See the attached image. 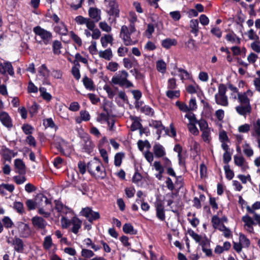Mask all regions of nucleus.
Returning <instances> with one entry per match:
<instances>
[{"mask_svg":"<svg viewBox=\"0 0 260 260\" xmlns=\"http://www.w3.org/2000/svg\"><path fill=\"white\" fill-rule=\"evenodd\" d=\"M136 31L135 25H129L128 26L124 25L121 26L120 37L125 45H133L138 42L137 37L135 38L132 36Z\"/></svg>","mask_w":260,"mask_h":260,"instance_id":"nucleus-1","label":"nucleus"},{"mask_svg":"<svg viewBox=\"0 0 260 260\" xmlns=\"http://www.w3.org/2000/svg\"><path fill=\"white\" fill-rule=\"evenodd\" d=\"M87 170L89 173L99 179H104L106 177L105 169L102 162L96 157L87 164Z\"/></svg>","mask_w":260,"mask_h":260,"instance_id":"nucleus-2","label":"nucleus"},{"mask_svg":"<svg viewBox=\"0 0 260 260\" xmlns=\"http://www.w3.org/2000/svg\"><path fill=\"white\" fill-rule=\"evenodd\" d=\"M33 31L36 35L35 39L38 44L48 45L51 44L52 40V34L40 26H37L33 28Z\"/></svg>","mask_w":260,"mask_h":260,"instance_id":"nucleus-3","label":"nucleus"},{"mask_svg":"<svg viewBox=\"0 0 260 260\" xmlns=\"http://www.w3.org/2000/svg\"><path fill=\"white\" fill-rule=\"evenodd\" d=\"M128 76V73L125 70L119 71L113 76L111 82L120 87H125L127 88L133 87L134 84L127 79Z\"/></svg>","mask_w":260,"mask_h":260,"instance_id":"nucleus-4","label":"nucleus"},{"mask_svg":"<svg viewBox=\"0 0 260 260\" xmlns=\"http://www.w3.org/2000/svg\"><path fill=\"white\" fill-rule=\"evenodd\" d=\"M238 100L240 105L236 107L237 113L244 116L247 113H250L251 111V107L250 104V100L247 97L246 92L238 94Z\"/></svg>","mask_w":260,"mask_h":260,"instance_id":"nucleus-5","label":"nucleus"},{"mask_svg":"<svg viewBox=\"0 0 260 260\" xmlns=\"http://www.w3.org/2000/svg\"><path fill=\"white\" fill-rule=\"evenodd\" d=\"M227 87L223 84H220L218 87V92L215 94V101L216 104L223 107L229 105V101L226 92Z\"/></svg>","mask_w":260,"mask_h":260,"instance_id":"nucleus-6","label":"nucleus"},{"mask_svg":"<svg viewBox=\"0 0 260 260\" xmlns=\"http://www.w3.org/2000/svg\"><path fill=\"white\" fill-rule=\"evenodd\" d=\"M80 144L83 151L88 153H89L94 147V145L87 134H84L82 136Z\"/></svg>","mask_w":260,"mask_h":260,"instance_id":"nucleus-7","label":"nucleus"},{"mask_svg":"<svg viewBox=\"0 0 260 260\" xmlns=\"http://www.w3.org/2000/svg\"><path fill=\"white\" fill-rule=\"evenodd\" d=\"M107 12L109 15L114 16L115 18L119 17L118 5L115 0H112L109 2Z\"/></svg>","mask_w":260,"mask_h":260,"instance_id":"nucleus-8","label":"nucleus"},{"mask_svg":"<svg viewBox=\"0 0 260 260\" xmlns=\"http://www.w3.org/2000/svg\"><path fill=\"white\" fill-rule=\"evenodd\" d=\"M81 213L83 216L86 217L90 222L98 219L100 217L99 212H93L91 209L89 207L83 208Z\"/></svg>","mask_w":260,"mask_h":260,"instance_id":"nucleus-9","label":"nucleus"},{"mask_svg":"<svg viewBox=\"0 0 260 260\" xmlns=\"http://www.w3.org/2000/svg\"><path fill=\"white\" fill-rule=\"evenodd\" d=\"M37 208L40 207L51 206V201L43 193H39L35 198Z\"/></svg>","mask_w":260,"mask_h":260,"instance_id":"nucleus-10","label":"nucleus"},{"mask_svg":"<svg viewBox=\"0 0 260 260\" xmlns=\"http://www.w3.org/2000/svg\"><path fill=\"white\" fill-rule=\"evenodd\" d=\"M31 222L33 226L35 229L40 230V229L46 228L47 222L42 217L36 216L32 218Z\"/></svg>","mask_w":260,"mask_h":260,"instance_id":"nucleus-11","label":"nucleus"},{"mask_svg":"<svg viewBox=\"0 0 260 260\" xmlns=\"http://www.w3.org/2000/svg\"><path fill=\"white\" fill-rule=\"evenodd\" d=\"M18 231L20 236L22 238H27L31 234V230L29 225L21 222L18 223Z\"/></svg>","mask_w":260,"mask_h":260,"instance_id":"nucleus-12","label":"nucleus"},{"mask_svg":"<svg viewBox=\"0 0 260 260\" xmlns=\"http://www.w3.org/2000/svg\"><path fill=\"white\" fill-rule=\"evenodd\" d=\"M88 14L91 19L98 22L101 19V11L96 8H90L88 10Z\"/></svg>","mask_w":260,"mask_h":260,"instance_id":"nucleus-13","label":"nucleus"},{"mask_svg":"<svg viewBox=\"0 0 260 260\" xmlns=\"http://www.w3.org/2000/svg\"><path fill=\"white\" fill-rule=\"evenodd\" d=\"M242 220L244 222L245 229L249 233H252L253 228L252 225L254 224L253 219L248 215L242 217Z\"/></svg>","mask_w":260,"mask_h":260,"instance_id":"nucleus-14","label":"nucleus"},{"mask_svg":"<svg viewBox=\"0 0 260 260\" xmlns=\"http://www.w3.org/2000/svg\"><path fill=\"white\" fill-rule=\"evenodd\" d=\"M16 172L19 174L24 175L26 173V166L24 162L20 159H16L14 161Z\"/></svg>","mask_w":260,"mask_h":260,"instance_id":"nucleus-15","label":"nucleus"},{"mask_svg":"<svg viewBox=\"0 0 260 260\" xmlns=\"http://www.w3.org/2000/svg\"><path fill=\"white\" fill-rule=\"evenodd\" d=\"M153 152L156 157H163L166 155L164 147L159 143L155 144L153 147Z\"/></svg>","mask_w":260,"mask_h":260,"instance_id":"nucleus-16","label":"nucleus"},{"mask_svg":"<svg viewBox=\"0 0 260 260\" xmlns=\"http://www.w3.org/2000/svg\"><path fill=\"white\" fill-rule=\"evenodd\" d=\"M235 164L241 167V169L245 171L248 168V165L245 161V159L242 156H234V157Z\"/></svg>","mask_w":260,"mask_h":260,"instance_id":"nucleus-17","label":"nucleus"},{"mask_svg":"<svg viewBox=\"0 0 260 260\" xmlns=\"http://www.w3.org/2000/svg\"><path fill=\"white\" fill-rule=\"evenodd\" d=\"M3 156L5 160L10 161L12 158L17 155V152H14L6 147H3L2 149Z\"/></svg>","mask_w":260,"mask_h":260,"instance_id":"nucleus-18","label":"nucleus"},{"mask_svg":"<svg viewBox=\"0 0 260 260\" xmlns=\"http://www.w3.org/2000/svg\"><path fill=\"white\" fill-rule=\"evenodd\" d=\"M71 225H73L72 232L73 233L77 234L81 227L82 222L76 217H74L71 219Z\"/></svg>","mask_w":260,"mask_h":260,"instance_id":"nucleus-19","label":"nucleus"},{"mask_svg":"<svg viewBox=\"0 0 260 260\" xmlns=\"http://www.w3.org/2000/svg\"><path fill=\"white\" fill-rule=\"evenodd\" d=\"M156 216L161 221L165 219L166 216L165 213L164 207L161 203H157L156 205Z\"/></svg>","mask_w":260,"mask_h":260,"instance_id":"nucleus-20","label":"nucleus"},{"mask_svg":"<svg viewBox=\"0 0 260 260\" xmlns=\"http://www.w3.org/2000/svg\"><path fill=\"white\" fill-rule=\"evenodd\" d=\"M15 251L21 253L24 250V244L23 241L19 238L15 237V243L13 245Z\"/></svg>","mask_w":260,"mask_h":260,"instance_id":"nucleus-21","label":"nucleus"},{"mask_svg":"<svg viewBox=\"0 0 260 260\" xmlns=\"http://www.w3.org/2000/svg\"><path fill=\"white\" fill-rule=\"evenodd\" d=\"M0 120L5 126L8 127L12 126L9 116L5 112H2L0 114Z\"/></svg>","mask_w":260,"mask_h":260,"instance_id":"nucleus-22","label":"nucleus"},{"mask_svg":"<svg viewBox=\"0 0 260 260\" xmlns=\"http://www.w3.org/2000/svg\"><path fill=\"white\" fill-rule=\"evenodd\" d=\"M99 55L101 58L110 60L113 57V53L111 49L108 48L104 51H100Z\"/></svg>","mask_w":260,"mask_h":260,"instance_id":"nucleus-23","label":"nucleus"},{"mask_svg":"<svg viewBox=\"0 0 260 260\" xmlns=\"http://www.w3.org/2000/svg\"><path fill=\"white\" fill-rule=\"evenodd\" d=\"M82 81L86 89L91 91H93L95 89L93 82L91 79L89 78L87 76H85L83 78Z\"/></svg>","mask_w":260,"mask_h":260,"instance_id":"nucleus-24","label":"nucleus"},{"mask_svg":"<svg viewBox=\"0 0 260 260\" xmlns=\"http://www.w3.org/2000/svg\"><path fill=\"white\" fill-rule=\"evenodd\" d=\"M113 41V38L111 35H105L101 38V43L104 48L107 47L109 43L112 45Z\"/></svg>","mask_w":260,"mask_h":260,"instance_id":"nucleus-25","label":"nucleus"},{"mask_svg":"<svg viewBox=\"0 0 260 260\" xmlns=\"http://www.w3.org/2000/svg\"><path fill=\"white\" fill-rule=\"evenodd\" d=\"M177 40L175 39L167 38L162 41L161 45L166 49L177 45Z\"/></svg>","mask_w":260,"mask_h":260,"instance_id":"nucleus-26","label":"nucleus"},{"mask_svg":"<svg viewBox=\"0 0 260 260\" xmlns=\"http://www.w3.org/2000/svg\"><path fill=\"white\" fill-rule=\"evenodd\" d=\"M54 30L60 35H66L68 33L67 26L63 22H61L56 25L54 28Z\"/></svg>","mask_w":260,"mask_h":260,"instance_id":"nucleus-27","label":"nucleus"},{"mask_svg":"<svg viewBox=\"0 0 260 260\" xmlns=\"http://www.w3.org/2000/svg\"><path fill=\"white\" fill-rule=\"evenodd\" d=\"M189 26L191 28L190 32L197 36L199 32V21L197 19H192L190 21Z\"/></svg>","mask_w":260,"mask_h":260,"instance_id":"nucleus-28","label":"nucleus"},{"mask_svg":"<svg viewBox=\"0 0 260 260\" xmlns=\"http://www.w3.org/2000/svg\"><path fill=\"white\" fill-rule=\"evenodd\" d=\"M53 245L51 236L50 235L46 236L43 243V248L46 250H49Z\"/></svg>","mask_w":260,"mask_h":260,"instance_id":"nucleus-29","label":"nucleus"},{"mask_svg":"<svg viewBox=\"0 0 260 260\" xmlns=\"http://www.w3.org/2000/svg\"><path fill=\"white\" fill-rule=\"evenodd\" d=\"M15 189V186L13 184H10L7 183H2L0 184V193L2 194L5 195L6 192L5 189L7 191L12 192Z\"/></svg>","mask_w":260,"mask_h":260,"instance_id":"nucleus-30","label":"nucleus"},{"mask_svg":"<svg viewBox=\"0 0 260 260\" xmlns=\"http://www.w3.org/2000/svg\"><path fill=\"white\" fill-rule=\"evenodd\" d=\"M56 148L59 151L65 155H67L64 152V149L68 146L67 142L62 139H58L56 142Z\"/></svg>","mask_w":260,"mask_h":260,"instance_id":"nucleus-31","label":"nucleus"},{"mask_svg":"<svg viewBox=\"0 0 260 260\" xmlns=\"http://www.w3.org/2000/svg\"><path fill=\"white\" fill-rule=\"evenodd\" d=\"M185 47L189 51H196L198 49V46L196 44L195 40L192 38H190L185 43Z\"/></svg>","mask_w":260,"mask_h":260,"instance_id":"nucleus-32","label":"nucleus"},{"mask_svg":"<svg viewBox=\"0 0 260 260\" xmlns=\"http://www.w3.org/2000/svg\"><path fill=\"white\" fill-rule=\"evenodd\" d=\"M225 38L227 41L231 42L232 43H235L237 44H240L241 43V39L237 36L235 34L229 33L227 34Z\"/></svg>","mask_w":260,"mask_h":260,"instance_id":"nucleus-33","label":"nucleus"},{"mask_svg":"<svg viewBox=\"0 0 260 260\" xmlns=\"http://www.w3.org/2000/svg\"><path fill=\"white\" fill-rule=\"evenodd\" d=\"M228 88L231 90L232 92L231 93V98L234 101L237 100L238 97V94H240L241 93H239L238 92V89L233 85L232 84H228Z\"/></svg>","mask_w":260,"mask_h":260,"instance_id":"nucleus-34","label":"nucleus"},{"mask_svg":"<svg viewBox=\"0 0 260 260\" xmlns=\"http://www.w3.org/2000/svg\"><path fill=\"white\" fill-rule=\"evenodd\" d=\"M62 47L61 42L59 41L55 40L53 42L52 48L54 54L59 55L60 54V48Z\"/></svg>","mask_w":260,"mask_h":260,"instance_id":"nucleus-35","label":"nucleus"},{"mask_svg":"<svg viewBox=\"0 0 260 260\" xmlns=\"http://www.w3.org/2000/svg\"><path fill=\"white\" fill-rule=\"evenodd\" d=\"M217 229L220 231L223 232L224 237L229 238L231 235V232L230 230L226 228L223 223L219 224Z\"/></svg>","mask_w":260,"mask_h":260,"instance_id":"nucleus-36","label":"nucleus"},{"mask_svg":"<svg viewBox=\"0 0 260 260\" xmlns=\"http://www.w3.org/2000/svg\"><path fill=\"white\" fill-rule=\"evenodd\" d=\"M156 69L157 71L161 73H164L166 71V63L162 60H158L156 62Z\"/></svg>","mask_w":260,"mask_h":260,"instance_id":"nucleus-37","label":"nucleus"},{"mask_svg":"<svg viewBox=\"0 0 260 260\" xmlns=\"http://www.w3.org/2000/svg\"><path fill=\"white\" fill-rule=\"evenodd\" d=\"M38 72L41 76H42L44 78L48 77L49 75V71L48 70L45 64H42L39 68Z\"/></svg>","mask_w":260,"mask_h":260,"instance_id":"nucleus-38","label":"nucleus"},{"mask_svg":"<svg viewBox=\"0 0 260 260\" xmlns=\"http://www.w3.org/2000/svg\"><path fill=\"white\" fill-rule=\"evenodd\" d=\"M239 242L243 247H248L250 244L249 240L243 234L240 235Z\"/></svg>","mask_w":260,"mask_h":260,"instance_id":"nucleus-39","label":"nucleus"},{"mask_svg":"<svg viewBox=\"0 0 260 260\" xmlns=\"http://www.w3.org/2000/svg\"><path fill=\"white\" fill-rule=\"evenodd\" d=\"M84 244L87 247H91L95 251H97L100 249V247L95 245L92 243L91 240L90 238H86L83 241Z\"/></svg>","mask_w":260,"mask_h":260,"instance_id":"nucleus-40","label":"nucleus"},{"mask_svg":"<svg viewBox=\"0 0 260 260\" xmlns=\"http://www.w3.org/2000/svg\"><path fill=\"white\" fill-rule=\"evenodd\" d=\"M124 157V154L122 153H117L114 157V165L116 167H119L121 163L122 158Z\"/></svg>","mask_w":260,"mask_h":260,"instance_id":"nucleus-41","label":"nucleus"},{"mask_svg":"<svg viewBox=\"0 0 260 260\" xmlns=\"http://www.w3.org/2000/svg\"><path fill=\"white\" fill-rule=\"evenodd\" d=\"M39 91L41 93V95L43 98V99L48 101L51 99L52 96L50 93L46 92V89L45 88L40 87L39 88Z\"/></svg>","mask_w":260,"mask_h":260,"instance_id":"nucleus-42","label":"nucleus"},{"mask_svg":"<svg viewBox=\"0 0 260 260\" xmlns=\"http://www.w3.org/2000/svg\"><path fill=\"white\" fill-rule=\"evenodd\" d=\"M6 72H7L8 74L11 76H14V71L13 66L10 62L5 61L4 66Z\"/></svg>","mask_w":260,"mask_h":260,"instance_id":"nucleus-43","label":"nucleus"},{"mask_svg":"<svg viewBox=\"0 0 260 260\" xmlns=\"http://www.w3.org/2000/svg\"><path fill=\"white\" fill-rule=\"evenodd\" d=\"M260 209V202L257 201L254 203L251 207L250 206H247L246 210L248 212L250 213H256L255 212V210H257Z\"/></svg>","mask_w":260,"mask_h":260,"instance_id":"nucleus-44","label":"nucleus"},{"mask_svg":"<svg viewBox=\"0 0 260 260\" xmlns=\"http://www.w3.org/2000/svg\"><path fill=\"white\" fill-rule=\"evenodd\" d=\"M123 231L126 234H135L134 229L130 223H125L123 226Z\"/></svg>","mask_w":260,"mask_h":260,"instance_id":"nucleus-45","label":"nucleus"},{"mask_svg":"<svg viewBox=\"0 0 260 260\" xmlns=\"http://www.w3.org/2000/svg\"><path fill=\"white\" fill-rule=\"evenodd\" d=\"M13 208L20 214H22L24 212V206L21 202H14Z\"/></svg>","mask_w":260,"mask_h":260,"instance_id":"nucleus-46","label":"nucleus"},{"mask_svg":"<svg viewBox=\"0 0 260 260\" xmlns=\"http://www.w3.org/2000/svg\"><path fill=\"white\" fill-rule=\"evenodd\" d=\"M71 38L74 40V41L79 46H81L82 44L81 39L77 35L74 31H71L70 32Z\"/></svg>","mask_w":260,"mask_h":260,"instance_id":"nucleus-47","label":"nucleus"},{"mask_svg":"<svg viewBox=\"0 0 260 260\" xmlns=\"http://www.w3.org/2000/svg\"><path fill=\"white\" fill-rule=\"evenodd\" d=\"M202 137L204 141L206 142L209 143L211 141V137L210 136V129L202 131Z\"/></svg>","mask_w":260,"mask_h":260,"instance_id":"nucleus-48","label":"nucleus"},{"mask_svg":"<svg viewBox=\"0 0 260 260\" xmlns=\"http://www.w3.org/2000/svg\"><path fill=\"white\" fill-rule=\"evenodd\" d=\"M141 111L142 112L144 113L145 114L149 116H152L154 114V111L153 109L147 105H145L141 109Z\"/></svg>","mask_w":260,"mask_h":260,"instance_id":"nucleus-49","label":"nucleus"},{"mask_svg":"<svg viewBox=\"0 0 260 260\" xmlns=\"http://www.w3.org/2000/svg\"><path fill=\"white\" fill-rule=\"evenodd\" d=\"M188 234L195 240L197 243H200L202 237L201 236L196 233L193 230L190 229L187 231Z\"/></svg>","mask_w":260,"mask_h":260,"instance_id":"nucleus-50","label":"nucleus"},{"mask_svg":"<svg viewBox=\"0 0 260 260\" xmlns=\"http://www.w3.org/2000/svg\"><path fill=\"white\" fill-rule=\"evenodd\" d=\"M100 28L104 31L109 32L111 31V27L106 21H102L99 23Z\"/></svg>","mask_w":260,"mask_h":260,"instance_id":"nucleus-51","label":"nucleus"},{"mask_svg":"<svg viewBox=\"0 0 260 260\" xmlns=\"http://www.w3.org/2000/svg\"><path fill=\"white\" fill-rule=\"evenodd\" d=\"M167 96L170 99H174L175 98H178L180 96L179 90H168L166 92Z\"/></svg>","mask_w":260,"mask_h":260,"instance_id":"nucleus-52","label":"nucleus"},{"mask_svg":"<svg viewBox=\"0 0 260 260\" xmlns=\"http://www.w3.org/2000/svg\"><path fill=\"white\" fill-rule=\"evenodd\" d=\"M224 169L225 172L226 178L229 180L232 179L234 176V174L233 171L230 169V166L229 165L225 166Z\"/></svg>","mask_w":260,"mask_h":260,"instance_id":"nucleus-53","label":"nucleus"},{"mask_svg":"<svg viewBox=\"0 0 260 260\" xmlns=\"http://www.w3.org/2000/svg\"><path fill=\"white\" fill-rule=\"evenodd\" d=\"M249 39L251 40L258 41L259 37L256 35L253 29H249L247 32Z\"/></svg>","mask_w":260,"mask_h":260,"instance_id":"nucleus-54","label":"nucleus"},{"mask_svg":"<svg viewBox=\"0 0 260 260\" xmlns=\"http://www.w3.org/2000/svg\"><path fill=\"white\" fill-rule=\"evenodd\" d=\"M25 204L26 207H27L29 210H35L36 208H37V205L36 204L35 200H32L31 199L27 200Z\"/></svg>","mask_w":260,"mask_h":260,"instance_id":"nucleus-55","label":"nucleus"},{"mask_svg":"<svg viewBox=\"0 0 260 260\" xmlns=\"http://www.w3.org/2000/svg\"><path fill=\"white\" fill-rule=\"evenodd\" d=\"M93 252L86 248H82L81 251V255L85 258H90L94 255Z\"/></svg>","mask_w":260,"mask_h":260,"instance_id":"nucleus-56","label":"nucleus"},{"mask_svg":"<svg viewBox=\"0 0 260 260\" xmlns=\"http://www.w3.org/2000/svg\"><path fill=\"white\" fill-rule=\"evenodd\" d=\"M142 124L140 123L139 121H138L137 120H135L131 125V130L132 131H134L138 129H139L140 133L141 134H142Z\"/></svg>","mask_w":260,"mask_h":260,"instance_id":"nucleus-57","label":"nucleus"},{"mask_svg":"<svg viewBox=\"0 0 260 260\" xmlns=\"http://www.w3.org/2000/svg\"><path fill=\"white\" fill-rule=\"evenodd\" d=\"M243 152L244 154L250 157L253 155V151L252 149L251 148V147L249 146V145L247 144H246L243 146Z\"/></svg>","mask_w":260,"mask_h":260,"instance_id":"nucleus-58","label":"nucleus"},{"mask_svg":"<svg viewBox=\"0 0 260 260\" xmlns=\"http://www.w3.org/2000/svg\"><path fill=\"white\" fill-rule=\"evenodd\" d=\"M196 123H198L199 124L200 130L201 131L209 129L208 127V124L205 120L201 119L199 121H197V122Z\"/></svg>","mask_w":260,"mask_h":260,"instance_id":"nucleus-59","label":"nucleus"},{"mask_svg":"<svg viewBox=\"0 0 260 260\" xmlns=\"http://www.w3.org/2000/svg\"><path fill=\"white\" fill-rule=\"evenodd\" d=\"M196 123H189L188 124V128L189 132L194 135H198L199 131L195 125Z\"/></svg>","mask_w":260,"mask_h":260,"instance_id":"nucleus-60","label":"nucleus"},{"mask_svg":"<svg viewBox=\"0 0 260 260\" xmlns=\"http://www.w3.org/2000/svg\"><path fill=\"white\" fill-rule=\"evenodd\" d=\"M119 64L116 62H110L107 66V69L111 71L115 72L118 70Z\"/></svg>","mask_w":260,"mask_h":260,"instance_id":"nucleus-61","label":"nucleus"},{"mask_svg":"<svg viewBox=\"0 0 260 260\" xmlns=\"http://www.w3.org/2000/svg\"><path fill=\"white\" fill-rule=\"evenodd\" d=\"M250 46L253 51L257 53H260V42L259 41L252 42Z\"/></svg>","mask_w":260,"mask_h":260,"instance_id":"nucleus-62","label":"nucleus"},{"mask_svg":"<svg viewBox=\"0 0 260 260\" xmlns=\"http://www.w3.org/2000/svg\"><path fill=\"white\" fill-rule=\"evenodd\" d=\"M4 226L6 228H12L13 225V222L11 219L8 216H5L2 219Z\"/></svg>","mask_w":260,"mask_h":260,"instance_id":"nucleus-63","label":"nucleus"},{"mask_svg":"<svg viewBox=\"0 0 260 260\" xmlns=\"http://www.w3.org/2000/svg\"><path fill=\"white\" fill-rule=\"evenodd\" d=\"M176 105L179 108V109L183 111V112H189V109L188 108V106L184 103H180L179 101H177L176 102Z\"/></svg>","mask_w":260,"mask_h":260,"instance_id":"nucleus-64","label":"nucleus"}]
</instances>
